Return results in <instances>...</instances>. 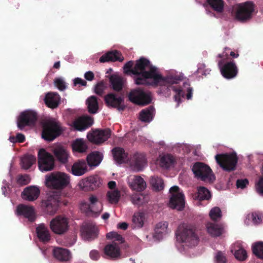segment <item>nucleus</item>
<instances>
[{
    "label": "nucleus",
    "mask_w": 263,
    "mask_h": 263,
    "mask_svg": "<svg viewBox=\"0 0 263 263\" xmlns=\"http://www.w3.org/2000/svg\"><path fill=\"white\" fill-rule=\"evenodd\" d=\"M192 171L197 178L204 182L211 183L215 180V176L210 167L203 163H196L192 167Z\"/></svg>",
    "instance_id": "obj_7"
},
{
    "label": "nucleus",
    "mask_w": 263,
    "mask_h": 263,
    "mask_svg": "<svg viewBox=\"0 0 263 263\" xmlns=\"http://www.w3.org/2000/svg\"><path fill=\"white\" fill-rule=\"evenodd\" d=\"M80 208L83 212L87 215L94 214V213H92V209H90V206L89 203L85 201H82L80 204Z\"/></svg>",
    "instance_id": "obj_54"
},
{
    "label": "nucleus",
    "mask_w": 263,
    "mask_h": 263,
    "mask_svg": "<svg viewBox=\"0 0 263 263\" xmlns=\"http://www.w3.org/2000/svg\"><path fill=\"white\" fill-rule=\"evenodd\" d=\"M112 151L114 159L117 163L122 164L127 162V154L122 148L116 147Z\"/></svg>",
    "instance_id": "obj_39"
},
{
    "label": "nucleus",
    "mask_w": 263,
    "mask_h": 263,
    "mask_svg": "<svg viewBox=\"0 0 263 263\" xmlns=\"http://www.w3.org/2000/svg\"><path fill=\"white\" fill-rule=\"evenodd\" d=\"M94 74L91 71H87L84 74V78L88 81H91L94 79Z\"/></svg>",
    "instance_id": "obj_64"
},
{
    "label": "nucleus",
    "mask_w": 263,
    "mask_h": 263,
    "mask_svg": "<svg viewBox=\"0 0 263 263\" xmlns=\"http://www.w3.org/2000/svg\"><path fill=\"white\" fill-rule=\"evenodd\" d=\"M120 192L118 190H110L106 194V200L110 204L117 203L120 198Z\"/></svg>",
    "instance_id": "obj_44"
},
{
    "label": "nucleus",
    "mask_w": 263,
    "mask_h": 263,
    "mask_svg": "<svg viewBox=\"0 0 263 263\" xmlns=\"http://www.w3.org/2000/svg\"><path fill=\"white\" fill-rule=\"evenodd\" d=\"M231 251L234 253L236 258L239 260H244L247 257L246 251L242 247L241 243L239 242H237L232 246Z\"/></svg>",
    "instance_id": "obj_32"
},
{
    "label": "nucleus",
    "mask_w": 263,
    "mask_h": 263,
    "mask_svg": "<svg viewBox=\"0 0 263 263\" xmlns=\"http://www.w3.org/2000/svg\"><path fill=\"white\" fill-rule=\"evenodd\" d=\"M129 187L133 191L141 192L146 187V183L141 176L130 175L126 179Z\"/></svg>",
    "instance_id": "obj_18"
},
{
    "label": "nucleus",
    "mask_w": 263,
    "mask_h": 263,
    "mask_svg": "<svg viewBox=\"0 0 263 263\" xmlns=\"http://www.w3.org/2000/svg\"><path fill=\"white\" fill-rule=\"evenodd\" d=\"M130 101L140 105H145L152 101L151 93L141 89H134L128 95Z\"/></svg>",
    "instance_id": "obj_10"
},
{
    "label": "nucleus",
    "mask_w": 263,
    "mask_h": 263,
    "mask_svg": "<svg viewBox=\"0 0 263 263\" xmlns=\"http://www.w3.org/2000/svg\"><path fill=\"white\" fill-rule=\"evenodd\" d=\"M104 101L108 106L117 108L119 110H123L125 108L124 98L121 96L110 93L105 96Z\"/></svg>",
    "instance_id": "obj_16"
},
{
    "label": "nucleus",
    "mask_w": 263,
    "mask_h": 263,
    "mask_svg": "<svg viewBox=\"0 0 263 263\" xmlns=\"http://www.w3.org/2000/svg\"><path fill=\"white\" fill-rule=\"evenodd\" d=\"M169 206L178 211L182 210L185 205V197L182 191L176 185L170 189Z\"/></svg>",
    "instance_id": "obj_6"
},
{
    "label": "nucleus",
    "mask_w": 263,
    "mask_h": 263,
    "mask_svg": "<svg viewBox=\"0 0 263 263\" xmlns=\"http://www.w3.org/2000/svg\"><path fill=\"white\" fill-rule=\"evenodd\" d=\"M209 216L210 218L214 221H216L220 219L222 216L220 209L217 206L213 208L209 212Z\"/></svg>",
    "instance_id": "obj_52"
},
{
    "label": "nucleus",
    "mask_w": 263,
    "mask_h": 263,
    "mask_svg": "<svg viewBox=\"0 0 263 263\" xmlns=\"http://www.w3.org/2000/svg\"><path fill=\"white\" fill-rule=\"evenodd\" d=\"M63 129L60 123L55 119L47 120L43 125L42 137L48 141H52L59 136Z\"/></svg>",
    "instance_id": "obj_4"
},
{
    "label": "nucleus",
    "mask_w": 263,
    "mask_h": 263,
    "mask_svg": "<svg viewBox=\"0 0 263 263\" xmlns=\"http://www.w3.org/2000/svg\"><path fill=\"white\" fill-rule=\"evenodd\" d=\"M210 70L205 69V65L204 63H199L198 64V69L197 72L202 74H206L209 73Z\"/></svg>",
    "instance_id": "obj_57"
},
{
    "label": "nucleus",
    "mask_w": 263,
    "mask_h": 263,
    "mask_svg": "<svg viewBox=\"0 0 263 263\" xmlns=\"http://www.w3.org/2000/svg\"><path fill=\"white\" fill-rule=\"evenodd\" d=\"M52 152L60 163H66L67 162L69 153L64 147L61 145H57L53 148Z\"/></svg>",
    "instance_id": "obj_26"
},
{
    "label": "nucleus",
    "mask_w": 263,
    "mask_h": 263,
    "mask_svg": "<svg viewBox=\"0 0 263 263\" xmlns=\"http://www.w3.org/2000/svg\"><path fill=\"white\" fill-rule=\"evenodd\" d=\"M110 87L116 91H120L123 89L126 84L125 78L117 73L108 77Z\"/></svg>",
    "instance_id": "obj_20"
},
{
    "label": "nucleus",
    "mask_w": 263,
    "mask_h": 263,
    "mask_svg": "<svg viewBox=\"0 0 263 263\" xmlns=\"http://www.w3.org/2000/svg\"><path fill=\"white\" fill-rule=\"evenodd\" d=\"M207 2L214 11L221 12L223 10V2L222 0H207Z\"/></svg>",
    "instance_id": "obj_49"
},
{
    "label": "nucleus",
    "mask_w": 263,
    "mask_h": 263,
    "mask_svg": "<svg viewBox=\"0 0 263 263\" xmlns=\"http://www.w3.org/2000/svg\"><path fill=\"white\" fill-rule=\"evenodd\" d=\"M93 119L88 116H83L74 121L72 126L77 130L83 131L92 125Z\"/></svg>",
    "instance_id": "obj_22"
},
{
    "label": "nucleus",
    "mask_w": 263,
    "mask_h": 263,
    "mask_svg": "<svg viewBox=\"0 0 263 263\" xmlns=\"http://www.w3.org/2000/svg\"><path fill=\"white\" fill-rule=\"evenodd\" d=\"M71 147L73 152L82 153L87 151L88 146L85 140L82 138H78L72 141Z\"/></svg>",
    "instance_id": "obj_41"
},
{
    "label": "nucleus",
    "mask_w": 263,
    "mask_h": 263,
    "mask_svg": "<svg viewBox=\"0 0 263 263\" xmlns=\"http://www.w3.org/2000/svg\"><path fill=\"white\" fill-rule=\"evenodd\" d=\"M205 227L208 233L212 237H218L223 232V227L220 224L208 222Z\"/></svg>",
    "instance_id": "obj_28"
},
{
    "label": "nucleus",
    "mask_w": 263,
    "mask_h": 263,
    "mask_svg": "<svg viewBox=\"0 0 263 263\" xmlns=\"http://www.w3.org/2000/svg\"><path fill=\"white\" fill-rule=\"evenodd\" d=\"M146 214L143 212H138L133 216L132 227L134 229L142 228L146 220Z\"/></svg>",
    "instance_id": "obj_31"
},
{
    "label": "nucleus",
    "mask_w": 263,
    "mask_h": 263,
    "mask_svg": "<svg viewBox=\"0 0 263 263\" xmlns=\"http://www.w3.org/2000/svg\"><path fill=\"white\" fill-rule=\"evenodd\" d=\"M106 237L109 239H113L115 241H118L120 243H122L124 240L122 236L116 232H110L106 234Z\"/></svg>",
    "instance_id": "obj_55"
},
{
    "label": "nucleus",
    "mask_w": 263,
    "mask_h": 263,
    "mask_svg": "<svg viewBox=\"0 0 263 263\" xmlns=\"http://www.w3.org/2000/svg\"><path fill=\"white\" fill-rule=\"evenodd\" d=\"M213 260L214 263H227V257L225 252L220 251L216 252Z\"/></svg>",
    "instance_id": "obj_51"
},
{
    "label": "nucleus",
    "mask_w": 263,
    "mask_h": 263,
    "mask_svg": "<svg viewBox=\"0 0 263 263\" xmlns=\"http://www.w3.org/2000/svg\"><path fill=\"white\" fill-rule=\"evenodd\" d=\"M60 101V97L57 92H48L45 98L46 104L52 108L57 107Z\"/></svg>",
    "instance_id": "obj_38"
},
{
    "label": "nucleus",
    "mask_w": 263,
    "mask_h": 263,
    "mask_svg": "<svg viewBox=\"0 0 263 263\" xmlns=\"http://www.w3.org/2000/svg\"><path fill=\"white\" fill-rule=\"evenodd\" d=\"M35 162V157L31 155H25L21 160V165L25 170L29 168Z\"/></svg>",
    "instance_id": "obj_43"
},
{
    "label": "nucleus",
    "mask_w": 263,
    "mask_h": 263,
    "mask_svg": "<svg viewBox=\"0 0 263 263\" xmlns=\"http://www.w3.org/2000/svg\"><path fill=\"white\" fill-rule=\"evenodd\" d=\"M198 192L194 197V199L198 200H209L211 198L210 191L205 187L200 186L198 188Z\"/></svg>",
    "instance_id": "obj_45"
},
{
    "label": "nucleus",
    "mask_w": 263,
    "mask_h": 263,
    "mask_svg": "<svg viewBox=\"0 0 263 263\" xmlns=\"http://www.w3.org/2000/svg\"><path fill=\"white\" fill-rule=\"evenodd\" d=\"M236 18L241 22L250 20L254 11V5L251 2H247L236 5L234 8Z\"/></svg>",
    "instance_id": "obj_8"
},
{
    "label": "nucleus",
    "mask_w": 263,
    "mask_h": 263,
    "mask_svg": "<svg viewBox=\"0 0 263 263\" xmlns=\"http://www.w3.org/2000/svg\"><path fill=\"white\" fill-rule=\"evenodd\" d=\"M40 193V190L37 187L30 186L24 189L22 192V196L24 199L28 201H33L37 198Z\"/></svg>",
    "instance_id": "obj_27"
},
{
    "label": "nucleus",
    "mask_w": 263,
    "mask_h": 263,
    "mask_svg": "<svg viewBox=\"0 0 263 263\" xmlns=\"http://www.w3.org/2000/svg\"><path fill=\"white\" fill-rule=\"evenodd\" d=\"M103 154L99 152H93L87 157V165L90 167H96L101 162Z\"/></svg>",
    "instance_id": "obj_36"
},
{
    "label": "nucleus",
    "mask_w": 263,
    "mask_h": 263,
    "mask_svg": "<svg viewBox=\"0 0 263 263\" xmlns=\"http://www.w3.org/2000/svg\"><path fill=\"white\" fill-rule=\"evenodd\" d=\"M3 185L2 187V190L3 195H4L5 196L8 195L9 192V186L8 184V183L6 182V180H4L3 182Z\"/></svg>",
    "instance_id": "obj_61"
},
{
    "label": "nucleus",
    "mask_w": 263,
    "mask_h": 263,
    "mask_svg": "<svg viewBox=\"0 0 263 263\" xmlns=\"http://www.w3.org/2000/svg\"><path fill=\"white\" fill-rule=\"evenodd\" d=\"M124 60V57L120 52L117 50L109 51L103 54L100 58L99 61L101 63H105L108 62L120 61L122 62Z\"/></svg>",
    "instance_id": "obj_25"
},
{
    "label": "nucleus",
    "mask_w": 263,
    "mask_h": 263,
    "mask_svg": "<svg viewBox=\"0 0 263 263\" xmlns=\"http://www.w3.org/2000/svg\"><path fill=\"white\" fill-rule=\"evenodd\" d=\"M45 182L47 187L60 190L68 186L70 177L64 172H55L46 175Z\"/></svg>",
    "instance_id": "obj_3"
},
{
    "label": "nucleus",
    "mask_w": 263,
    "mask_h": 263,
    "mask_svg": "<svg viewBox=\"0 0 263 263\" xmlns=\"http://www.w3.org/2000/svg\"><path fill=\"white\" fill-rule=\"evenodd\" d=\"M151 183L153 189L156 191H161L164 187V181L158 176H153L151 179Z\"/></svg>",
    "instance_id": "obj_48"
},
{
    "label": "nucleus",
    "mask_w": 263,
    "mask_h": 263,
    "mask_svg": "<svg viewBox=\"0 0 263 263\" xmlns=\"http://www.w3.org/2000/svg\"><path fill=\"white\" fill-rule=\"evenodd\" d=\"M81 233L84 239L90 240L97 237L98 230L95 224L92 223H89L82 226Z\"/></svg>",
    "instance_id": "obj_21"
},
{
    "label": "nucleus",
    "mask_w": 263,
    "mask_h": 263,
    "mask_svg": "<svg viewBox=\"0 0 263 263\" xmlns=\"http://www.w3.org/2000/svg\"><path fill=\"white\" fill-rule=\"evenodd\" d=\"M154 113V109L152 107L143 109L140 113L139 119L142 122H149L153 119Z\"/></svg>",
    "instance_id": "obj_42"
},
{
    "label": "nucleus",
    "mask_w": 263,
    "mask_h": 263,
    "mask_svg": "<svg viewBox=\"0 0 263 263\" xmlns=\"http://www.w3.org/2000/svg\"><path fill=\"white\" fill-rule=\"evenodd\" d=\"M168 232V223L166 221L157 223L155 229L154 238L156 240H160Z\"/></svg>",
    "instance_id": "obj_33"
},
{
    "label": "nucleus",
    "mask_w": 263,
    "mask_h": 263,
    "mask_svg": "<svg viewBox=\"0 0 263 263\" xmlns=\"http://www.w3.org/2000/svg\"><path fill=\"white\" fill-rule=\"evenodd\" d=\"M90 209L94 215H99L103 210V204L99 197L95 195H91L88 199Z\"/></svg>",
    "instance_id": "obj_34"
},
{
    "label": "nucleus",
    "mask_w": 263,
    "mask_h": 263,
    "mask_svg": "<svg viewBox=\"0 0 263 263\" xmlns=\"http://www.w3.org/2000/svg\"><path fill=\"white\" fill-rule=\"evenodd\" d=\"M105 89V85L103 82H100L97 84L95 88V93L98 95H101Z\"/></svg>",
    "instance_id": "obj_58"
},
{
    "label": "nucleus",
    "mask_w": 263,
    "mask_h": 263,
    "mask_svg": "<svg viewBox=\"0 0 263 263\" xmlns=\"http://www.w3.org/2000/svg\"><path fill=\"white\" fill-rule=\"evenodd\" d=\"M54 84L55 86L60 90H64L67 87L65 80L62 77L56 78L54 80Z\"/></svg>",
    "instance_id": "obj_53"
},
{
    "label": "nucleus",
    "mask_w": 263,
    "mask_h": 263,
    "mask_svg": "<svg viewBox=\"0 0 263 263\" xmlns=\"http://www.w3.org/2000/svg\"><path fill=\"white\" fill-rule=\"evenodd\" d=\"M88 111L91 114H96L98 109V102L97 98L91 96L86 101Z\"/></svg>",
    "instance_id": "obj_47"
},
{
    "label": "nucleus",
    "mask_w": 263,
    "mask_h": 263,
    "mask_svg": "<svg viewBox=\"0 0 263 263\" xmlns=\"http://www.w3.org/2000/svg\"><path fill=\"white\" fill-rule=\"evenodd\" d=\"M37 120V113L31 109L22 112L17 118V125L20 129H23L26 126L33 125Z\"/></svg>",
    "instance_id": "obj_12"
},
{
    "label": "nucleus",
    "mask_w": 263,
    "mask_h": 263,
    "mask_svg": "<svg viewBox=\"0 0 263 263\" xmlns=\"http://www.w3.org/2000/svg\"><path fill=\"white\" fill-rule=\"evenodd\" d=\"M180 147L181 148L183 152L186 153L190 152L191 149V145L187 144H180Z\"/></svg>",
    "instance_id": "obj_63"
},
{
    "label": "nucleus",
    "mask_w": 263,
    "mask_h": 263,
    "mask_svg": "<svg viewBox=\"0 0 263 263\" xmlns=\"http://www.w3.org/2000/svg\"><path fill=\"white\" fill-rule=\"evenodd\" d=\"M149 199V195L146 193H134L130 197L132 202L138 206H141L147 203Z\"/></svg>",
    "instance_id": "obj_37"
},
{
    "label": "nucleus",
    "mask_w": 263,
    "mask_h": 263,
    "mask_svg": "<svg viewBox=\"0 0 263 263\" xmlns=\"http://www.w3.org/2000/svg\"><path fill=\"white\" fill-rule=\"evenodd\" d=\"M176 235L177 247L180 252L184 251L185 247L196 246L199 241L198 237L192 227L185 223L178 227Z\"/></svg>",
    "instance_id": "obj_2"
},
{
    "label": "nucleus",
    "mask_w": 263,
    "mask_h": 263,
    "mask_svg": "<svg viewBox=\"0 0 263 263\" xmlns=\"http://www.w3.org/2000/svg\"><path fill=\"white\" fill-rule=\"evenodd\" d=\"M17 181L21 184H26L29 182V178L26 175L19 176L17 179Z\"/></svg>",
    "instance_id": "obj_59"
},
{
    "label": "nucleus",
    "mask_w": 263,
    "mask_h": 263,
    "mask_svg": "<svg viewBox=\"0 0 263 263\" xmlns=\"http://www.w3.org/2000/svg\"><path fill=\"white\" fill-rule=\"evenodd\" d=\"M38 165L41 172L50 171L54 167V159L51 154L41 149L38 152Z\"/></svg>",
    "instance_id": "obj_9"
},
{
    "label": "nucleus",
    "mask_w": 263,
    "mask_h": 263,
    "mask_svg": "<svg viewBox=\"0 0 263 263\" xmlns=\"http://www.w3.org/2000/svg\"><path fill=\"white\" fill-rule=\"evenodd\" d=\"M73 84L74 86H76L78 84H80L82 86H85L87 84L85 80H84L80 78H75L73 80Z\"/></svg>",
    "instance_id": "obj_62"
},
{
    "label": "nucleus",
    "mask_w": 263,
    "mask_h": 263,
    "mask_svg": "<svg viewBox=\"0 0 263 263\" xmlns=\"http://www.w3.org/2000/svg\"><path fill=\"white\" fill-rule=\"evenodd\" d=\"M50 227L54 233L59 235L63 234L68 230V219L62 215L56 216L50 221Z\"/></svg>",
    "instance_id": "obj_14"
},
{
    "label": "nucleus",
    "mask_w": 263,
    "mask_h": 263,
    "mask_svg": "<svg viewBox=\"0 0 263 263\" xmlns=\"http://www.w3.org/2000/svg\"><path fill=\"white\" fill-rule=\"evenodd\" d=\"M147 165V159L143 153L136 152L133 154L129 161L130 168L134 172L142 171Z\"/></svg>",
    "instance_id": "obj_13"
},
{
    "label": "nucleus",
    "mask_w": 263,
    "mask_h": 263,
    "mask_svg": "<svg viewBox=\"0 0 263 263\" xmlns=\"http://www.w3.org/2000/svg\"><path fill=\"white\" fill-rule=\"evenodd\" d=\"M110 136V130L109 129L96 130L87 134V138L95 144H100L107 140Z\"/></svg>",
    "instance_id": "obj_17"
},
{
    "label": "nucleus",
    "mask_w": 263,
    "mask_h": 263,
    "mask_svg": "<svg viewBox=\"0 0 263 263\" xmlns=\"http://www.w3.org/2000/svg\"><path fill=\"white\" fill-rule=\"evenodd\" d=\"M38 238L42 241L46 242L49 240L50 235L47 227L43 223L39 224L36 229Z\"/></svg>",
    "instance_id": "obj_40"
},
{
    "label": "nucleus",
    "mask_w": 263,
    "mask_h": 263,
    "mask_svg": "<svg viewBox=\"0 0 263 263\" xmlns=\"http://www.w3.org/2000/svg\"><path fill=\"white\" fill-rule=\"evenodd\" d=\"M256 192L261 196H263V177H260L255 183Z\"/></svg>",
    "instance_id": "obj_56"
},
{
    "label": "nucleus",
    "mask_w": 263,
    "mask_h": 263,
    "mask_svg": "<svg viewBox=\"0 0 263 263\" xmlns=\"http://www.w3.org/2000/svg\"><path fill=\"white\" fill-rule=\"evenodd\" d=\"M253 253L258 258L263 259V242H257L252 246Z\"/></svg>",
    "instance_id": "obj_50"
},
{
    "label": "nucleus",
    "mask_w": 263,
    "mask_h": 263,
    "mask_svg": "<svg viewBox=\"0 0 263 263\" xmlns=\"http://www.w3.org/2000/svg\"><path fill=\"white\" fill-rule=\"evenodd\" d=\"M215 159L218 164L227 171L235 170L237 163V158L234 153L217 155Z\"/></svg>",
    "instance_id": "obj_11"
},
{
    "label": "nucleus",
    "mask_w": 263,
    "mask_h": 263,
    "mask_svg": "<svg viewBox=\"0 0 263 263\" xmlns=\"http://www.w3.org/2000/svg\"><path fill=\"white\" fill-rule=\"evenodd\" d=\"M52 252L53 256L60 261H68L71 258L70 252L66 249L55 247Z\"/></svg>",
    "instance_id": "obj_29"
},
{
    "label": "nucleus",
    "mask_w": 263,
    "mask_h": 263,
    "mask_svg": "<svg viewBox=\"0 0 263 263\" xmlns=\"http://www.w3.org/2000/svg\"><path fill=\"white\" fill-rule=\"evenodd\" d=\"M101 184L100 178L98 175L90 176L80 180L78 183L79 188L85 191L92 190Z\"/></svg>",
    "instance_id": "obj_15"
},
{
    "label": "nucleus",
    "mask_w": 263,
    "mask_h": 263,
    "mask_svg": "<svg viewBox=\"0 0 263 263\" xmlns=\"http://www.w3.org/2000/svg\"><path fill=\"white\" fill-rule=\"evenodd\" d=\"M159 161L162 167L168 168L173 164L174 158L170 154H163L160 155Z\"/></svg>",
    "instance_id": "obj_46"
},
{
    "label": "nucleus",
    "mask_w": 263,
    "mask_h": 263,
    "mask_svg": "<svg viewBox=\"0 0 263 263\" xmlns=\"http://www.w3.org/2000/svg\"><path fill=\"white\" fill-rule=\"evenodd\" d=\"M87 171V164L83 160L74 162L71 166V173L75 176H81L86 173Z\"/></svg>",
    "instance_id": "obj_24"
},
{
    "label": "nucleus",
    "mask_w": 263,
    "mask_h": 263,
    "mask_svg": "<svg viewBox=\"0 0 263 263\" xmlns=\"http://www.w3.org/2000/svg\"><path fill=\"white\" fill-rule=\"evenodd\" d=\"M41 205L48 214L53 215L57 212L58 208V198L55 196H49L47 199L42 201Z\"/></svg>",
    "instance_id": "obj_19"
},
{
    "label": "nucleus",
    "mask_w": 263,
    "mask_h": 263,
    "mask_svg": "<svg viewBox=\"0 0 263 263\" xmlns=\"http://www.w3.org/2000/svg\"><path fill=\"white\" fill-rule=\"evenodd\" d=\"M104 252L106 255L111 258H118L121 255L118 245L115 242L107 245L104 249Z\"/></svg>",
    "instance_id": "obj_30"
},
{
    "label": "nucleus",
    "mask_w": 263,
    "mask_h": 263,
    "mask_svg": "<svg viewBox=\"0 0 263 263\" xmlns=\"http://www.w3.org/2000/svg\"><path fill=\"white\" fill-rule=\"evenodd\" d=\"M129 61L124 66V72L126 74L132 73L135 83L137 85H156L159 84L166 87L168 91H172L174 94V99L177 103V106L181 101V98L185 96L186 99H191L193 89L188 83L184 82L183 75L179 72L172 70L162 77L158 68L152 65L146 59L140 58L137 61L135 66Z\"/></svg>",
    "instance_id": "obj_1"
},
{
    "label": "nucleus",
    "mask_w": 263,
    "mask_h": 263,
    "mask_svg": "<svg viewBox=\"0 0 263 263\" xmlns=\"http://www.w3.org/2000/svg\"><path fill=\"white\" fill-rule=\"evenodd\" d=\"M229 50L228 48H225L223 53L218 55L219 57L222 58L221 60L218 61V67L222 76L226 79H230L236 76L238 73V69L234 62H224V60L227 59L228 56L227 51Z\"/></svg>",
    "instance_id": "obj_5"
},
{
    "label": "nucleus",
    "mask_w": 263,
    "mask_h": 263,
    "mask_svg": "<svg viewBox=\"0 0 263 263\" xmlns=\"http://www.w3.org/2000/svg\"><path fill=\"white\" fill-rule=\"evenodd\" d=\"M249 182L247 179H238L236 182V185L237 188L243 189L246 187Z\"/></svg>",
    "instance_id": "obj_60"
},
{
    "label": "nucleus",
    "mask_w": 263,
    "mask_h": 263,
    "mask_svg": "<svg viewBox=\"0 0 263 263\" xmlns=\"http://www.w3.org/2000/svg\"><path fill=\"white\" fill-rule=\"evenodd\" d=\"M254 225H259L263 222V213L260 212H254L247 215L245 223L247 225L250 224V220Z\"/></svg>",
    "instance_id": "obj_35"
},
{
    "label": "nucleus",
    "mask_w": 263,
    "mask_h": 263,
    "mask_svg": "<svg viewBox=\"0 0 263 263\" xmlns=\"http://www.w3.org/2000/svg\"><path fill=\"white\" fill-rule=\"evenodd\" d=\"M17 215H22L27 218L30 221H33L35 219V213L32 206L25 205H18L16 210Z\"/></svg>",
    "instance_id": "obj_23"
}]
</instances>
